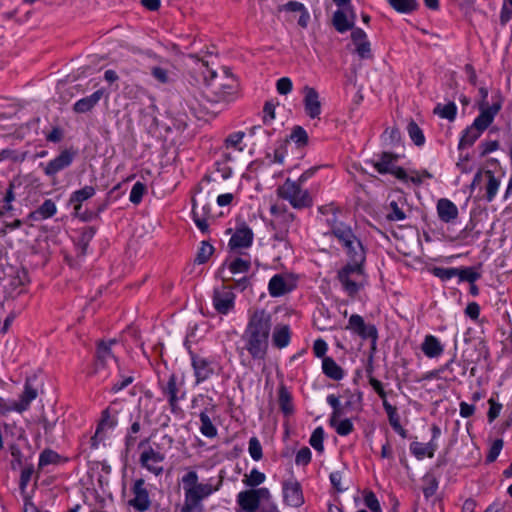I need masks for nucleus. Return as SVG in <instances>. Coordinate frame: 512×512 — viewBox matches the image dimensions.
Listing matches in <instances>:
<instances>
[{
    "label": "nucleus",
    "mask_w": 512,
    "mask_h": 512,
    "mask_svg": "<svg viewBox=\"0 0 512 512\" xmlns=\"http://www.w3.org/2000/svg\"><path fill=\"white\" fill-rule=\"evenodd\" d=\"M272 328V317L264 309L254 310L250 316L242 339L245 349L254 359H264L269 344Z\"/></svg>",
    "instance_id": "f257e3e1"
},
{
    "label": "nucleus",
    "mask_w": 512,
    "mask_h": 512,
    "mask_svg": "<svg viewBox=\"0 0 512 512\" xmlns=\"http://www.w3.org/2000/svg\"><path fill=\"white\" fill-rule=\"evenodd\" d=\"M172 444L173 439L168 435H163L158 440L152 437L141 440L138 444L141 467L155 476L162 475L167 452L171 449Z\"/></svg>",
    "instance_id": "f03ea898"
},
{
    "label": "nucleus",
    "mask_w": 512,
    "mask_h": 512,
    "mask_svg": "<svg viewBox=\"0 0 512 512\" xmlns=\"http://www.w3.org/2000/svg\"><path fill=\"white\" fill-rule=\"evenodd\" d=\"M366 255L363 259H350L337 273V279L343 290L350 296L355 297L358 292L367 284V276L364 270Z\"/></svg>",
    "instance_id": "7ed1b4c3"
},
{
    "label": "nucleus",
    "mask_w": 512,
    "mask_h": 512,
    "mask_svg": "<svg viewBox=\"0 0 512 512\" xmlns=\"http://www.w3.org/2000/svg\"><path fill=\"white\" fill-rule=\"evenodd\" d=\"M199 477L196 471H188L182 477V484L184 489V500L188 502L202 503V501L218 491L222 480H219L216 485L211 482L199 483Z\"/></svg>",
    "instance_id": "20e7f679"
},
{
    "label": "nucleus",
    "mask_w": 512,
    "mask_h": 512,
    "mask_svg": "<svg viewBox=\"0 0 512 512\" xmlns=\"http://www.w3.org/2000/svg\"><path fill=\"white\" fill-rule=\"evenodd\" d=\"M332 235L342 244L346 249L349 259H363L365 250L361 241L356 237L351 227L336 218L331 223Z\"/></svg>",
    "instance_id": "39448f33"
},
{
    "label": "nucleus",
    "mask_w": 512,
    "mask_h": 512,
    "mask_svg": "<svg viewBox=\"0 0 512 512\" xmlns=\"http://www.w3.org/2000/svg\"><path fill=\"white\" fill-rule=\"evenodd\" d=\"M307 179V173L300 176L298 181H292L289 178L278 187L277 194L282 199L287 200L295 209H302L312 206V197L308 190L301 187V183Z\"/></svg>",
    "instance_id": "423d86ee"
},
{
    "label": "nucleus",
    "mask_w": 512,
    "mask_h": 512,
    "mask_svg": "<svg viewBox=\"0 0 512 512\" xmlns=\"http://www.w3.org/2000/svg\"><path fill=\"white\" fill-rule=\"evenodd\" d=\"M209 87L213 95L212 101L216 103H229L234 100L237 92L236 79L226 70L218 75L215 70L210 71Z\"/></svg>",
    "instance_id": "0eeeda50"
},
{
    "label": "nucleus",
    "mask_w": 512,
    "mask_h": 512,
    "mask_svg": "<svg viewBox=\"0 0 512 512\" xmlns=\"http://www.w3.org/2000/svg\"><path fill=\"white\" fill-rule=\"evenodd\" d=\"M271 494L268 488H256L241 491L237 495V503L245 512H256L261 501H269Z\"/></svg>",
    "instance_id": "6e6552de"
},
{
    "label": "nucleus",
    "mask_w": 512,
    "mask_h": 512,
    "mask_svg": "<svg viewBox=\"0 0 512 512\" xmlns=\"http://www.w3.org/2000/svg\"><path fill=\"white\" fill-rule=\"evenodd\" d=\"M133 497L128 504L138 512H145L151 507V499L143 478L136 479L131 488Z\"/></svg>",
    "instance_id": "1a4fd4ad"
},
{
    "label": "nucleus",
    "mask_w": 512,
    "mask_h": 512,
    "mask_svg": "<svg viewBox=\"0 0 512 512\" xmlns=\"http://www.w3.org/2000/svg\"><path fill=\"white\" fill-rule=\"evenodd\" d=\"M356 13L353 7L347 9H337L332 16V25L339 33H345L349 30L356 29L355 26Z\"/></svg>",
    "instance_id": "9d476101"
},
{
    "label": "nucleus",
    "mask_w": 512,
    "mask_h": 512,
    "mask_svg": "<svg viewBox=\"0 0 512 512\" xmlns=\"http://www.w3.org/2000/svg\"><path fill=\"white\" fill-rule=\"evenodd\" d=\"M295 288V281L289 274H276L268 284V291L272 297L283 296Z\"/></svg>",
    "instance_id": "9b49d317"
},
{
    "label": "nucleus",
    "mask_w": 512,
    "mask_h": 512,
    "mask_svg": "<svg viewBox=\"0 0 512 512\" xmlns=\"http://www.w3.org/2000/svg\"><path fill=\"white\" fill-rule=\"evenodd\" d=\"M347 329L357 333L363 339H371L374 342L378 339V331L375 325L365 324L364 319L357 314L350 316Z\"/></svg>",
    "instance_id": "f8f14e48"
},
{
    "label": "nucleus",
    "mask_w": 512,
    "mask_h": 512,
    "mask_svg": "<svg viewBox=\"0 0 512 512\" xmlns=\"http://www.w3.org/2000/svg\"><path fill=\"white\" fill-rule=\"evenodd\" d=\"M235 295L231 288L222 286L214 290L213 305L221 314H227L234 307Z\"/></svg>",
    "instance_id": "ddd939ff"
},
{
    "label": "nucleus",
    "mask_w": 512,
    "mask_h": 512,
    "mask_svg": "<svg viewBox=\"0 0 512 512\" xmlns=\"http://www.w3.org/2000/svg\"><path fill=\"white\" fill-rule=\"evenodd\" d=\"M351 41L355 47L354 52L362 60L372 59L371 43L367 34L360 28L353 29L351 32Z\"/></svg>",
    "instance_id": "4468645a"
},
{
    "label": "nucleus",
    "mask_w": 512,
    "mask_h": 512,
    "mask_svg": "<svg viewBox=\"0 0 512 512\" xmlns=\"http://www.w3.org/2000/svg\"><path fill=\"white\" fill-rule=\"evenodd\" d=\"M75 153L70 150L62 151L56 158L49 161L44 167V173L50 178H54L55 175L69 167L73 162Z\"/></svg>",
    "instance_id": "2eb2a0df"
},
{
    "label": "nucleus",
    "mask_w": 512,
    "mask_h": 512,
    "mask_svg": "<svg viewBox=\"0 0 512 512\" xmlns=\"http://www.w3.org/2000/svg\"><path fill=\"white\" fill-rule=\"evenodd\" d=\"M303 104L306 114L312 118H319L321 114V101L318 91L310 86L303 87Z\"/></svg>",
    "instance_id": "dca6fc26"
},
{
    "label": "nucleus",
    "mask_w": 512,
    "mask_h": 512,
    "mask_svg": "<svg viewBox=\"0 0 512 512\" xmlns=\"http://www.w3.org/2000/svg\"><path fill=\"white\" fill-rule=\"evenodd\" d=\"M254 238L253 231L246 225L238 226L229 240V247L231 250H239L248 248L252 245Z\"/></svg>",
    "instance_id": "f3484780"
},
{
    "label": "nucleus",
    "mask_w": 512,
    "mask_h": 512,
    "mask_svg": "<svg viewBox=\"0 0 512 512\" xmlns=\"http://www.w3.org/2000/svg\"><path fill=\"white\" fill-rule=\"evenodd\" d=\"M502 108V98L499 96L498 101L493 103L491 106L479 107L480 115L474 120L473 124L481 131L486 130L489 125L493 122L494 117Z\"/></svg>",
    "instance_id": "a211bd4d"
},
{
    "label": "nucleus",
    "mask_w": 512,
    "mask_h": 512,
    "mask_svg": "<svg viewBox=\"0 0 512 512\" xmlns=\"http://www.w3.org/2000/svg\"><path fill=\"white\" fill-rule=\"evenodd\" d=\"M284 502L291 507H299L304 503L301 486L296 481H286L283 484Z\"/></svg>",
    "instance_id": "6ab92c4d"
},
{
    "label": "nucleus",
    "mask_w": 512,
    "mask_h": 512,
    "mask_svg": "<svg viewBox=\"0 0 512 512\" xmlns=\"http://www.w3.org/2000/svg\"><path fill=\"white\" fill-rule=\"evenodd\" d=\"M116 340L100 341L96 351V369L99 366L105 367L110 363L116 362V358L112 352V345L116 344Z\"/></svg>",
    "instance_id": "aec40b11"
},
{
    "label": "nucleus",
    "mask_w": 512,
    "mask_h": 512,
    "mask_svg": "<svg viewBox=\"0 0 512 512\" xmlns=\"http://www.w3.org/2000/svg\"><path fill=\"white\" fill-rule=\"evenodd\" d=\"M192 366L197 384L209 379L214 374V369L211 363L203 357L193 355Z\"/></svg>",
    "instance_id": "412c9836"
},
{
    "label": "nucleus",
    "mask_w": 512,
    "mask_h": 512,
    "mask_svg": "<svg viewBox=\"0 0 512 512\" xmlns=\"http://www.w3.org/2000/svg\"><path fill=\"white\" fill-rule=\"evenodd\" d=\"M437 213L442 222L450 223L458 217V208L449 199L442 198L437 202Z\"/></svg>",
    "instance_id": "4be33fe9"
},
{
    "label": "nucleus",
    "mask_w": 512,
    "mask_h": 512,
    "mask_svg": "<svg viewBox=\"0 0 512 512\" xmlns=\"http://www.w3.org/2000/svg\"><path fill=\"white\" fill-rule=\"evenodd\" d=\"M244 137H245V133L242 131H238V132L229 134L225 138V140H224V149H225L224 158L227 161H231L233 159V156H232L230 150L237 151V152L243 151L242 143H243Z\"/></svg>",
    "instance_id": "5701e85b"
},
{
    "label": "nucleus",
    "mask_w": 512,
    "mask_h": 512,
    "mask_svg": "<svg viewBox=\"0 0 512 512\" xmlns=\"http://www.w3.org/2000/svg\"><path fill=\"white\" fill-rule=\"evenodd\" d=\"M37 397V390L32 387L28 382L25 383L24 391L20 396L19 401L10 404L11 411L23 412L25 411L30 403Z\"/></svg>",
    "instance_id": "b1692460"
},
{
    "label": "nucleus",
    "mask_w": 512,
    "mask_h": 512,
    "mask_svg": "<svg viewBox=\"0 0 512 512\" xmlns=\"http://www.w3.org/2000/svg\"><path fill=\"white\" fill-rule=\"evenodd\" d=\"M104 91L102 89L95 91L90 96L84 97L80 100H78L74 106L73 110L76 113H86L91 111L97 103L101 100L103 97Z\"/></svg>",
    "instance_id": "393cba45"
},
{
    "label": "nucleus",
    "mask_w": 512,
    "mask_h": 512,
    "mask_svg": "<svg viewBox=\"0 0 512 512\" xmlns=\"http://www.w3.org/2000/svg\"><path fill=\"white\" fill-rule=\"evenodd\" d=\"M423 353L429 358H436L443 353V345L433 335H427L421 345Z\"/></svg>",
    "instance_id": "a878e982"
},
{
    "label": "nucleus",
    "mask_w": 512,
    "mask_h": 512,
    "mask_svg": "<svg viewBox=\"0 0 512 512\" xmlns=\"http://www.w3.org/2000/svg\"><path fill=\"white\" fill-rule=\"evenodd\" d=\"M95 233H96V229L91 226L83 227L80 230L79 237L76 241V246H77V249L79 250V253H78L79 256L84 257L86 255L89 243L93 239Z\"/></svg>",
    "instance_id": "bb28decb"
},
{
    "label": "nucleus",
    "mask_w": 512,
    "mask_h": 512,
    "mask_svg": "<svg viewBox=\"0 0 512 512\" xmlns=\"http://www.w3.org/2000/svg\"><path fill=\"white\" fill-rule=\"evenodd\" d=\"M118 411L112 406L107 407L103 412L101 419L97 426V434H101L105 429H110L116 426Z\"/></svg>",
    "instance_id": "cd10ccee"
},
{
    "label": "nucleus",
    "mask_w": 512,
    "mask_h": 512,
    "mask_svg": "<svg viewBox=\"0 0 512 512\" xmlns=\"http://www.w3.org/2000/svg\"><path fill=\"white\" fill-rule=\"evenodd\" d=\"M291 334L288 325H277L272 334V342L279 349L286 347L290 342Z\"/></svg>",
    "instance_id": "c85d7f7f"
},
{
    "label": "nucleus",
    "mask_w": 512,
    "mask_h": 512,
    "mask_svg": "<svg viewBox=\"0 0 512 512\" xmlns=\"http://www.w3.org/2000/svg\"><path fill=\"white\" fill-rule=\"evenodd\" d=\"M397 158L398 156L395 154L383 152L380 159L373 163V166L380 174L390 173L393 171V167L396 166Z\"/></svg>",
    "instance_id": "c756f323"
},
{
    "label": "nucleus",
    "mask_w": 512,
    "mask_h": 512,
    "mask_svg": "<svg viewBox=\"0 0 512 512\" xmlns=\"http://www.w3.org/2000/svg\"><path fill=\"white\" fill-rule=\"evenodd\" d=\"M410 450L414 456L418 459H422L425 456L432 458L434 456L435 451L437 450V444L431 440L427 444H422L420 442H413L410 445Z\"/></svg>",
    "instance_id": "7c9ffc66"
},
{
    "label": "nucleus",
    "mask_w": 512,
    "mask_h": 512,
    "mask_svg": "<svg viewBox=\"0 0 512 512\" xmlns=\"http://www.w3.org/2000/svg\"><path fill=\"white\" fill-rule=\"evenodd\" d=\"M95 188L93 186H85L82 189L75 191L70 198V202L74 204L76 214H79L82 202L95 195Z\"/></svg>",
    "instance_id": "2f4dec72"
},
{
    "label": "nucleus",
    "mask_w": 512,
    "mask_h": 512,
    "mask_svg": "<svg viewBox=\"0 0 512 512\" xmlns=\"http://www.w3.org/2000/svg\"><path fill=\"white\" fill-rule=\"evenodd\" d=\"M212 412L213 408H211L210 410L205 409L199 415L201 422L200 432L208 438H213L217 435V428L212 423L211 417L209 415V413Z\"/></svg>",
    "instance_id": "473e14b6"
},
{
    "label": "nucleus",
    "mask_w": 512,
    "mask_h": 512,
    "mask_svg": "<svg viewBox=\"0 0 512 512\" xmlns=\"http://www.w3.org/2000/svg\"><path fill=\"white\" fill-rule=\"evenodd\" d=\"M57 211L55 203L51 199L43 202L39 208L29 214V218L34 220L47 219L52 217Z\"/></svg>",
    "instance_id": "72a5a7b5"
},
{
    "label": "nucleus",
    "mask_w": 512,
    "mask_h": 512,
    "mask_svg": "<svg viewBox=\"0 0 512 512\" xmlns=\"http://www.w3.org/2000/svg\"><path fill=\"white\" fill-rule=\"evenodd\" d=\"M322 369L326 376L333 380H340L343 378L342 368L330 357H325L322 361Z\"/></svg>",
    "instance_id": "f704fd0d"
},
{
    "label": "nucleus",
    "mask_w": 512,
    "mask_h": 512,
    "mask_svg": "<svg viewBox=\"0 0 512 512\" xmlns=\"http://www.w3.org/2000/svg\"><path fill=\"white\" fill-rule=\"evenodd\" d=\"M150 72L154 79L160 84L167 85L174 82L175 73L166 67L160 65L153 66L151 67Z\"/></svg>",
    "instance_id": "c9c22d12"
},
{
    "label": "nucleus",
    "mask_w": 512,
    "mask_h": 512,
    "mask_svg": "<svg viewBox=\"0 0 512 512\" xmlns=\"http://www.w3.org/2000/svg\"><path fill=\"white\" fill-rule=\"evenodd\" d=\"M163 392L168 397L172 411H175L178 408V388L176 384V377L174 375L170 376Z\"/></svg>",
    "instance_id": "e433bc0d"
},
{
    "label": "nucleus",
    "mask_w": 512,
    "mask_h": 512,
    "mask_svg": "<svg viewBox=\"0 0 512 512\" xmlns=\"http://www.w3.org/2000/svg\"><path fill=\"white\" fill-rule=\"evenodd\" d=\"M482 132L483 131H481L474 125L468 127L460 139L459 148L461 149L473 145L474 142L480 137Z\"/></svg>",
    "instance_id": "4c0bfd02"
},
{
    "label": "nucleus",
    "mask_w": 512,
    "mask_h": 512,
    "mask_svg": "<svg viewBox=\"0 0 512 512\" xmlns=\"http://www.w3.org/2000/svg\"><path fill=\"white\" fill-rule=\"evenodd\" d=\"M486 199L487 201L491 202L495 195L497 194L500 182L499 180L494 176L493 172L490 170H486Z\"/></svg>",
    "instance_id": "58836bf2"
},
{
    "label": "nucleus",
    "mask_w": 512,
    "mask_h": 512,
    "mask_svg": "<svg viewBox=\"0 0 512 512\" xmlns=\"http://www.w3.org/2000/svg\"><path fill=\"white\" fill-rule=\"evenodd\" d=\"M279 394V406L282 412L289 415L293 412L292 399L289 391L285 386H281L278 391Z\"/></svg>",
    "instance_id": "ea45409f"
},
{
    "label": "nucleus",
    "mask_w": 512,
    "mask_h": 512,
    "mask_svg": "<svg viewBox=\"0 0 512 512\" xmlns=\"http://www.w3.org/2000/svg\"><path fill=\"white\" fill-rule=\"evenodd\" d=\"M393 9L400 13H411L418 8L416 0H388Z\"/></svg>",
    "instance_id": "a19ab883"
},
{
    "label": "nucleus",
    "mask_w": 512,
    "mask_h": 512,
    "mask_svg": "<svg viewBox=\"0 0 512 512\" xmlns=\"http://www.w3.org/2000/svg\"><path fill=\"white\" fill-rule=\"evenodd\" d=\"M383 142L388 146H397L401 142V133L400 130L393 126L386 128L382 135Z\"/></svg>",
    "instance_id": "79ce46f5"
},
{
    "label": "nucleus",
    "mask_w": 512,
    "mask_h": 512,
    "mask_svg": "<svg viewBox=\"0 0 512 512\" xmlns=\"http://www.w3.org/2000/svg\"><path fill=\"white\" fill-rule=\"evenodd\" d=\"M457 107L454 102H449L446 105H440L438 104L435 109L434 113L438 114L441 118L448 119L450 121H453L456 117Z\"/></svg>",
    "instance_id": "37998d69"
},
{
    "label": "nucleus",
    "mask_w": 512,
    "mask_h": 512,
    "mask_svg": "<svg viewBox=\"0 0 512 512\" xmlns=\"http://www.w3.org/2000/svg\"><path fill=\"white\" fill-rule=\"evenodd\" d=\"M265 479V474L254 468L249 474L244 475L243 483L247 487H257L262 484Z\"/></svg>",
    "instance_id": "c03bdc74"
},
{
    "label": "nucleus",
    "mask_w": 512,
    "mask_h": 512,
    "mask_svg": "<svg viewBox=\"0 0 512 512\" xmlns=\"http://www.w3.org/2000/svg\"><path fill=\"white\" fill-rule=\"evenodd\" d=\"M251 267L250 260L243 258H236L231 261L228 265V269L231 274H244L249 271Z\"/></svg>",
    "instance_id": "a18cd8bd"
},
{
    "label": "nucleus",
    "mask_w": 512,
    "mask_h": 512,
    "mask_svg": "<svg viewBox=\"0 0 512 512\" xmlns=\"http://www.w3.org/2000/svg\"><path fill=\"white\" fill-rule=\"evenodd\" d=\"M407 130L411 140L415 145L422 146L425 143L424 134L416 122L410 121L407 126Z\"/></svg>",
    "instance_id": "49530a36"
},
{
    "label": "nucleus",
    "mask_w": 512,
    "mask_h": 512,
    "mask_svg": "<svg viewBox=\"0 0 512 512\" xmlns=\"http://www.w3.org/2000/svg\"><path fill=\"white\" fill-rule=\"evenodd\" d=\"M456 276L459 277L461 281H467L469 283H474L481 277V274L476 271L474 267H464L457 268Z\"/></svg>",
    "instance_id": "de8ad7c7"
},
{
    "label": "nucleus",
    "mask_w": 512,
    "mask_h": 512,
    "mask_svg": "<svg viewBox=\"0 0 512 512\" xmlns=\"http://www.w3.org/2000/svg\"><path fill=\"white\" fill-rule=\"evenodd\" d=\"M60 460V456L53 450H44L39 457V467H44L50 464H57Z\"/></svg>",
    "instance_id": "09e8293b"
},
{
    "label": "nucleus",
    "mask_w": 512,
    "mask_h": 512,
    "mask_svg": "<svg viewBox=\"0 0 512 512\" xmlns=\"http://www.w3.org/2000/svg\"><path fill=\"white\" fill-rule=\"evenodd\" d=\"M146 185L142 182H136L130 192L129 200L133 204H139L142 201L143 195L146 193Z\"/></svg>",
    "instance_id": "8fccbe9b"
},
{
    "label": "nucleus",
    "mask_w": 512,
    "mask_h": 512,
    "mask_svg": "<svg viewBox=\"0 0 512 512\" xmlns=\"http://www.w3.org/2000/svg\"><path fill=\"white\" fill-rule=\"evenodd\" d=\"M214 248L211 244L206 241L201 243V247L199 248L195 261L199 264L205 263L213 254Z\"/></svg>",
    "instance_id": "3c124183"
},
{
    "label": "nucleus",
    "mask_w": 512,
    "mask_h": 512,
    "mask_svg": "<svg viewBox=\"0 0 512 512\" xmlns=\"http://www.w3.org/2000/svg\"><path fill=\"white\" fill-rule=\"evenodd\" d=\"M390 212L387 214V219L390 221H403L406 219V214L402 207L397 202L392 201L389 204Z\"/></svg>",
    "instance_id": "603ef678"
},
{
    "label": "nucleus",
    "mask_w": 512,
    "mask_h": 512,
    "mask_svg": "<svg viewBox=\"0 0 512 512\" xmlns=\"http://www.w3.org/2000/svg\"><path fill=\"white\" fill-rule=\"evenodd\" d=\"M271 214L276 216L275 221L273 222V226L280 223L289 224L294 221V214L293 213H287L286 211L280 212L278 207L276 205L271 207Z\"/></svg>",
    "instance_id": "864d4df0"
},
{
    "label": "nucleus",
    "mask_w": 512,
    "mask_h": 512,
    "mask_svg": "<svg viewBox=\"0 0 512 512\" xmlns=\"http://www.w3.org/2000/svg\"><path fill=\"white\" fill-rule=\"evenodd\" d=\"M323 439H324V430L322 427H317L309 440L310 445L317 451L322 452L323 447Z\"/></svg>",
    "instance_id": "5fc2aeb1"
},
{
    "label": "nucleus",
    "mask_w": 512,
    "mask_h": 512,
    "mask_svg": "<svg viewBox=\"0 0 512 512\" xmlns=\"http://www.w3.org/2000/svg\"><path fill=\"white\" fill-rule=\"evenodd\" d=\"M438 488V482L436 478L432 475H426L424 477V487H423V493L426 498H429L433 496Z\"/></svg>",
    "instance_id": "6e6d98bb"
},
{
    "label": "nucleus",
    "mask_w": 512,
    "mask_h": 512,
    "mask_svg": "<svg viewBox=\"0 0 512 512\" xmlns=\"http://www.w3.org/2000/svg\"><path fill=\"white\" fill-rule=\"evenodd\" d=\"M248 451H249L251 458L255 461H259L262 458V456H263L262 446L256 437L250 438Z\"/></svg>",
    "instance_id": "4d7b16f0"
},
{
    "label": "nucleus",
    "mask_w": 512,
    "mask_h": 512,
    "mask_svg": "<svg viewBox=\"0 0 512 512\" xmlns=\"http://www.w3.org/2000/svg\"><path fill=\"white\" fill-rule=\"evenodd\" d=\"M331 426L335 428L336 432L341 436L350 434L354 429V426L349 419L336 421L334 425Z\"/></svg>",
    "instance_id": "13d9d810"
},
{
    "label": "nucleus",
    "mask_w": 512,
    "mask_h": 512,
    "mask_svg": "<svg viewBox=\"0 0 512 512\" xmlns=\"http://www.w3.org/2000/svg\"><path fill=\"white\" fill-rule=\"evenodd\" d=\"M503 444L504 443H503L502 439L494 440V442L492 443V445L488 451V454L486 456L487 463H492L497 459V457L499 456V454L503 448Z\"/></svg>",
    "instance_id": "bf43d9fd"
},
{
    "label": "nucleus",
    "mask_w": 512,
    "mask_h": 512,
    "mask_svg": "<svg viewBox=\"0 0 512 512\" xmlns=\"http://www.w3.org/2000/svg\"><path fill=\"white\" fill-rule=\"evenodd\" d=\"M290 138L291 140L299 144V146L306 145L308 141L307 132L301 126L294 127L290 135Z\"/></svg>",
    "instance_id": "052dcab7"
},
{
    "label": "nucleus",
    "mask_w": 512,
    "mask_h": 512,
    "mask_svg": "<svg viewBox=\"0 0 512 512\" xmlns=\"http://www.w3.org/2000/svg\"><path fill=\"white\" fill-rule=\"evenodd\" d=\"M33 473H34V468L32 465H28V466L24 467L21 471L20 490L23 494L25 493V489H26L28 483L30 482Z\"/></svg>",
    "instance_id": "680f3d73"
},
{
    "label": "nucleus",
    "mask_w": 512,
    "mask_h": 512,
    "mask_svg": "<svg viewBox=\"0 0 512 512\" xmlns=\"http://www.w3.org/2000/svg\"><path fill=\"white\" fill-rule=\"evenodd\" d=\"M457 268H440L435 267L433 269V274L440 278L441 280H449L453 277H456L457 274Z\"/></svg>",
    "instance_id": "e2e57ef3"
},
{
    "label": "nucleus",
    "mask_w": 512,
    "mask_h": 512,
    "mask_svg": "<svg viewBox=\"0 0 512 512\" xmlns=\"http://www.w3.org/2000/svg\"><path fill=\"white\" fill-rule=\"evenodd\" d=\"M364 502H365V505L372 512H381L380 503L373 492L370 491L365 494Z\"/></svg>",
    "instance_id": "0e129e2a"
},
{
    "label": "nucleus",
    "mask_w": 512,
    "mask_h": 512,
    "mask_svg": "<svg viewBox=\"0 0 512 512\" xmlns=\"http://www.w3.org/2000/svg\"><path fill=\"white\" fill-rule=\"evenodd\" d=\"M200 211V213H205V217L211 216V205L206 203L203 199L193 198V208L192 211Z\"/></svg>",
    "instance_id": "69168bd1"
},
{
    "label": "nucleus",
    "mask_w": 512,
    "mask_h": 512,
    "mask_svg": "<svg viewBox=\"0 0 512 512\" xmlns=\"http://www.w3.org/2000/svg\"><path fill=\"white\" fill-rule=\"evenodd\" d=\"M276 88L279 94L287 95L292 90V81L288 77L280 78L277 81Z\"/></svg>",
    "instance_id": "338daca9"
},
{
    "label": "nucleus",
    "mask_w": 512,
    "mask_h": 512,
    "mask_svg": "<svg viewBox=\"0 0 512 512\" xmlns=\"http://www.w3.org/2000/svg\"><path fill=\"white\" fill-rule=\"evenodd\" d=\"M179 512H205V509L202 503L188 502L187 500H184Z\"/></svg>",
    "instance_id": "774afa93"
}]
</instances>
